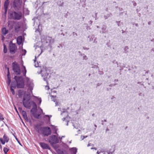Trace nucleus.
Segmentation results:
<instances>
[{
  "label": "nucleus",
  "instance_id": "obj_1",
  "mask_svg": "<svg viewBox=\"0 0 154 154\" xmlns=\"http://www.w3.org/2000/svg\"><path fill=\"white\" fill-rule=\"evenodd\" d=\"M35 128L38 133L43 134L44 136H48L51 134L50 128L48 126L42 127L37 124L35 125Z\"/></svg>",
  "mask_w": 154,
  "mask_h": 154
},
{
  "label": "nucleus",
  "instance_id": "obj_27",
  "mask_svg": "<svg viewBox=\"0 0 154 154\" xmlns=\"http://www.w3.org/2000/svg\"><path fill=\"white\" fill-rule=\"evenodd\" d=\"M49 74L47 73H45V75H42V76H43V80L45 81H47V76Z\"/></svg>",
  "mask_w": 154,
  "mask_h": 154
},
{
  "label": "nucleus",
  "instance_id": "obj_42",
  "mask_svg": "<svg viewBox=\"0 0 154 154\" xmlns=\"http://www.w3.org/2000/svg\"><path fill=\"white\" fill-rule=\"evenodd\" d=\"M97 13H95V20H96L97 19Z\"/></svg>",
  "mask_w": 154,
  "mask_h": 154
},
{
  "label": "nucleus",
  "instance_id": "obj_17",
  "mask_svg": "<svg viewBox=\"0 0 154 154\" xmlns=\"http://www.w3.org/2000/svg\"><path fill=\"white\" fill-rule=\"evenodd\" d=\"M22 114L24 119L27 122L28 121V118L27 116L26 112L25 111H22Z\"/></svg>",
  "mask_w": 154,
  "mask_h": 154
},
{
  "label": "nucleus",
  "instance_id": "obj_7",
  "mask_svg": "<svg viewBox=\"0 0 154 154\" xmlns=\"http://www.w3.org/2000/svg\"><path fill=\"white\" fill-rule=\"evenodd\" d=\"M48 142L51 146H53L54 144L59 143V140L57 137L54 135L50 136L48 139Z\"/></svg>",
  "mask_w": 154,
  "mask_h": 154
},
{
  "label": "nucleus",
  "instance_id": "obj_39",
  "mask_svg": "<svg viewBox=\"0 0 154 154\" xmlns=\"http://www.w3.org/2000/svg\"><path fill=\"white\" fill-rule=\"evenodd\" d=\"M45 116L49 117V120L50 121V118L52 116L51 115L48 116V115H45Z\"/></svg>",
  "mask_w": 154,
  "mask_h": 154
},
{
  "label": "nucleus",
  "instance_id": "obj_9",
  "mask_svg": "<svg viewBox=\"0 0 154 154\" xmlns=\"http://www.w3.org/2000/svg\"><path fill=\"white\" fill-rule=\"evenodd\" d=\"M9 0H5L4 4V15L5 16L7 14L8 9L10 4Z\"/></svg>",
  "mask_w": 154,
  "mask_h": 154
},
{
  "label": "nucleus",
  "instance_id": "obj_45",
  "mask_svg": "<svg viewBox=\"0 0 154 154\" xmlns=\"http://www.w3.org/2000/svg\"><path fill=\"white\" fill-rule=\"evenodd\" d=\"M94 144H92L91 143H89L88 145V146H93Z\"/></svg>",
  "mask_w": 154,
  "mask_h": 154
},
{
  "label": "nucleus",
  "instance_id": "obj_55",
  "mask_svg": "<svg viewBox=\"0 0 154 154\" xmlns=\"http://www.w3.org/2000/svg\"><path fill=\"white\" fill-rule=\"evenodd\" d=\"M85 137L84 136H83L82 137V136L81 137V138L82 140H83Z\"/></svg>",
  "mask_w": 154,
  "mask_h": 154
},
{
  "label": "nucleus",
  "instance_id": "obj_44",
  "mask_svg": "<svg viewBox=\"0 0 154 154\" xmlns=\"http://www.w3.org/2000/svg\"><path fill=\"white\" fill-rule=\"evenodd\" d=\"M72 35L73 36L75 35L76 36H77V34L76 33V32H73L72 33Z\"/></svg>",
  "mask_w": 154,
  "mask_h": 154
},
{
  "label": "nucleus",
  "instance_id": "obj_21",
  "mask_svg": "<svg viewBox=\"0 0 154 154\" xmlns=\"http://www.w3.org/2000/svg\"><path fill=\"white\" fill-rule=\"evenodd\" d=\"M107 27L105 25L103 26L101 29L102 30V33H107L108 32V30L106 29Z\"/></svg>",
  "mask_w": 154,
  "mask_h": 154
},
{
  "label": "nucleus",
  "instance_id": "obj_35",
  "mask_svg": "<svg viewBox=\"0 0 154 154\" xmlns=\"http://www.w3.org/2000/svg\"><path fill=\"white\" fill-rule=\"evenodd\" d=\"M22 51L23 52V53L22 54V56L25 55L26 54V51L25 49H23Z\"/></svg>",
  "mask_w": 154,
  "mask_h": 154
},
{
  "label": "nucleus",
  "instance_id": "obj_29",
  "mask_svg": "<svg viewBox=\"0 0 154 154\" xmlns=\"http://www.w3.org/2000/svg\"><path fill=\"white\" fill-rule=\"evenodd\" d=\"M33 97H35V98H36L39 101V104H40L42 102V100L41 98H38V97L35 96L34 95H33Z\"/></svg>",
  "mask_w": 154,
  "mask_h": 154
},
{
  "label": "nucleus",
  "instance_id": "obj_11",
  "mask_svg": "<svg viewBox=\"0 0 154 154\" xmlns=\"http://www.w3.org/2000/svg\"><path fill=\"white\" fill-rule=\"evenodd\" d=\"M14 31L16 33H18L20 31V25L19 22H16L14 25Z\"/></svg>",
  "mask_w": 154,
  "mask_h": 154
},
{
  "label": "nucleus",
  "instance_id": "obj_48",
  "mask_svg": "<svg viewBox=\"0 0 154 154\" xmlns=\"http://www.w3.org/2000/svg\"><path fill=\"white\" fill-rule=\"evenodd\" d=\"M139 96H144V94H142V93H140L139 94Z\"/></svg>",
  "mask_w": 154,
  "mask_h": 154
},
{
  "label": "nucleus",
  "instance_id": "obj_64",
  "mask_svg": "<svg viewBox=\"0 0 154 154\" xmlns=\"http://www.w3.org/2000/svg\"><path fill=\"white\" fill-rule=\"evenodd\" d=\"M95 66L96 68H98L99 67L97 66Z\"/></svg>",
  "mask_w": 154,
  "mask_h": 154
},
{
  "label": "nucleus",
  "instance_id": "obj_41",
  "mask_svg": "<svg viewBox=\"0 0 154 154\" xmlns=\"http://www.w3.org/2000/svg\"><path fill=\"white\" fill-rule=\"evenodd\" d=\"M18 109L20 112H22V111H23L22 110V109L21 107H18Z\"/></svg>",
  "mask_w": 154,
  "mask_h": 154
},
{
  "label": "nucleus",
  "instance_id": "obj_13",
  "mask_svg": "<svg viewBox=\"0 0 154 154\" xmlns=\"http://www.w3.org/2000/svg\"><path fill=\"white\" fill-rule=\"evenodd\" d=\"M39 144L43 149H51V148L48 145L47 143L44 142H40L39 143Z\"/></svg>",
  "mask_w": 154,
  "mask_h": 154
},
{
  "label": "nucleus",
  "instance_id": "obj_46",
  "mask_svg": "<svg viewBox=\"0 0 154 154\" xmlns=\"http://www.w3.org/2000/svg\"><path fill=\"white\" fill-rule=\"evenodd\" d=\"M83 49L85 50H88L89 49V48H85V47H83Z\"/></svg>",
  "mask_w": 154,
  "mask_h": 154
},
{
  "label": "nucleus",
  "instance_id": "obj_40",
  "mask_svg": "<svg viewBox=\"0 0 154 154\" xmlns=\"http://www.w3.org/2000/svg\"><path fill=\"white\" fill-rule=\"evenodd\" d=\"M83 59L85 60H87L88 59V57L86 55H85L83 56Z\"/></svg>",
  "mask_w": 154,
  "mask_h": 154
},
{
  "label": "nucleus",
  "instance_id": "obj_6",
  "mask_svg": "<svg viewBox=\"0 0 154 154\" xmlns=\"http://www.w3.org/2000/svg\"><path fill=\"white\" fill-rule=\"evenodd\" d=\"M22 2V0H14L13 6L14 9L15 11H18L21 8Z\"/></svg>",
  "mask_w": 154,
  "mask_h": 154
},
{
  "label": "nucleus",
  "instance_id": "obj_3",
  "mask_svg": "<svg viewBox=\"0 0 154 154\" xmlns=\"http://www.w3.org/2000/svg\"><path fill=\"white\" fill-rule=\"evenodd\" d=\"M14 79L17 83V86L18 88H23L24 87V83L23 79L21 76H15Z\"/></svg>",
  "mask_w": 154,
  "mask_h": 154
},
{
  "label": "nucleus",
  "instance_id": "obj_2",
  "mask_svg": "<svg viewBox=\"0 0 154 154\" xmlns=\"http://www.w3.org/2000/svg\"><path fill=\"white\" fill-rule=\"evenodd\" d=\"M30 97L28 94L24 95L23 100L24 106L27 109H30L32 105V101H30Z\"/></svg>",
  "mask_w": 154,
  "mask_h": 154
},
{
  "label": "nucleus",
  "instance_id": "obj_20",
  "mask_svg": "<svg viewBox=\"0 0 154 154\" xmlns=\"http://www.w3.org/2000/svg\"><path fill=\"white\" fill-rule=\"evenodd\" d=\"M22 40V36H19L17 38V43L18 45H20L21 44Z\"/></svg>",
  "mask_w": 154,
  "mask_h": 154
},
{
  "label": "nucleus",
  "instance_id": "obj_34",
  "mask_svg": "<svg viewBox=\"0 0 154 154\" xmlns=\"http://www.w3.org/2000/svg\"><path fill=\"white\" fill-rule=\"evenodd\" d=\"M0 140L2 144H5V141L4 140H3V139L2 138H1L0 139Z\"/></svg>",
  "mask_w": 154,
  "mask_h": 154
},
{
  "label": "nucleus",
  "instance_id": "obj_47",
  "mask_svg": "<svg viewBox=\"0 0 154 154\" xmlns=\"http://www.w3.org/2000/svg\"><path fill=\"white\" fill-rule=\"evenodd\" d=\"M133 5H134V6H136V5H137V4H136V3L135 2H134V1L133 2Z\"/></svg>",
  "mask_w": 154,
  "mask_h": 154
},
{
  "label": "nucleus",
  "instance_id": "obj_60",
  "mask_svg": "<svg viewBox=\"0 0 154 154\" xmlns=\"http://www.w3.org/2000/svg\"><path fill=\"white\" fill-rule=\"evenodd\" d=\"M102 122H106V119H104V120H102Z\"/></svg>",
  "mask_w": 154,
  "mask_h": 154
},
{
  "label": "nucleus",
  "instance_id": "obj_62",
  "mask_svg": "<svg viewBox=\"0 0 154 154\" xmlns=\"http://www.w3.org/2000/svg\"><path fill=\"white\" fill-rule=\"evenodd\" d=\"M135 25L136 26H138V24L137 23H135Z\"/></svg>",
  "mask_w": 154,
  "mask_h": 154
},
{
  "label": "nucleus",
  "instance_id": "obj_14",
  "mask_svg": "<svg viewBox=\"0 0 154 154\" xmlns=\"http://www.w3.org/2000/svg\"><path fill=\"white\" fill-rule=\"evenodd\" d=\"M15 23L16 21L14 20L8 21V26L9 27V30H12L13 28Z\"/></svg>",
  "mask_w": 154,
  "mask_h": 154
},
{
  "label": "nucleus",
  "instance_id": "obj_19",
  "mask_svg": "<svg viewBox=\"0 0 154 154\" xmlns=\"http://www.w3.org/2000/svg\"><path fill=\"white\" fill-rule=\"evenodd\" d=\"M21 69L22 72L23 73L24 76L26 77V74L27 71L25 66L23 65L22 67H21Z\"/></svg>",
  "mask_w": 154,
  "mask_h": 154
},
{
  "label": "nucleus",
  "instance_id": "obj_37",
  "mask_svg": "<svg viewBox=\"0 0 154 154\" xmlns=\"http://www.w3.org/2000/svg\"><path fill=\"white\" fill-rule=\"evenodd\" d=\"M107 16V17H111L112 16V14L111 13H110L109 14H108L106 15Z\"/></svg>",
  "mask_w": 154,
  "mask_h": 154
},
{
  "label": "nucleus",
  "instance_id": "obj_5",
  "mask_svg": "<svg viewBox=\"0 0 154 154\" xmlns=\"http://www.w3.org/2000/svg\"><path fill=\"white\" fill-rule=\"evenodd\" d=\"M12 64L14 72L17 75H20L21 74V70L19 65L16 61L13 62Z\"/></svg>",
  "mask_w": 154,
  "mask_h": 154
},
{
  "label": "nucleus",
  "instance_id": "obj_18",
  "mask_svg": "<svg viewBox=\"0 0 154 154\" xmlns=\"http://www.w3.org/2000/svg\"><path fill=\"white\" fill-rule=\"evenodd\" d=\"M8 73H7V77L8 78V81H7V83L8 84V85H9L10 84V83L11 82V78L10 77V72L9 71V68H8Z\"/></svg>",
  "mask_w": 154,
  "mask_h": 154
},
{
  "label": "nucleus",
  "instance_id": "obj_23",
  "mask_svg": "<svg viewBox=\"0 0 154 154\" xmlns=\"http://www.w3.org/2000/svg\"><path fill=\"white\" fill-rule=\"evenodd\" d=\"M88 38H89V41L90 42H91V41H93V39L94 38V42L97 43V42H95V40H96V38H95L94 35H92L91 36L89 35L88 37Z\"/></svg>",
  "mask_w": 154,
  "mask_h": 154
},
{
  "label": "nucleus",
  "instance_id": "obj_12",
  "mask_svg": "<svg viewBox=\"0 0 154 154\" xmlns=\"http://www.w3.org/2000/svg\"><path fill=\"white\" fill-rule=\"evenodd\" d=\"M32 108L30 110V112L32 114L33 113L36 112L37 111V106L36 103L33 101L32 102Z\"/></svg>",
  "mask_w": 154,
  "mask_h": 154
},
{
  "label": "nucleus",
  "instance_id": "obj_36",
  "mask_svg": "<svg viewBox=\"0 0 154 154\" xmlns=\"http://www.w3.org/2000/svg\"><path fill=\"white\" fill-rule=\"evenodd\" d=\"M4 119L3 116V115L0 113V119L1 120H4Z\"/></svg>",
  "mask_w": 154,
  "mask_h": 154
},
{
  "label": "nucleus",
  "instance_id": "obj_53",
  "mask_svg": "<svg viewBox=\"0 0 154 154\" xmlns=\"http://www.w3.org/2000/svg\"><path fill=\"white\" fill-rule=\"evenodd\" d=\"M12 83H13V86H14L15 84H16V85H17V83L16 82H12Z\"/></svg>",
  "mask_w": 154,
  "mask_h": 154
},
{
  "label": "nucleus",
  "instance_id": "obj_22",
  "mask_svg": "<svg viewBox=\"0 0 154 154\" xmlns=\"http://www.w3.org/2000/svg\"><path fill=\"white\" fill-rule=\"evenodd\" d=\"M13 83H11V91L12 92V94L13 95H14L15 94V92L14 90V89L12 88H16V84L14 85V86H13Z\"/></svg>",
  "mask_w": 154,
  "mask_h": 154
},
{
  "label": "nucleus",
  "instance_id": "obj_50",
  "mask_svg": "<svg viewBox=\"0 0 154 154\" xmlns=\"http://www.w3.org/2000/svg\"><path fill=\"white\" fill-rule=\"evenodd\" d=\"M5 39V37L4 36L2 37V40L3 41Z\"/></svg>",
  "mask_w": 154,
  "mask_h": 154
},
{
  "label": "nucleus",
  "instance_id": "obj_61",
  "mask_svg": "<svg viewBox=\"0 0 154 154\" xmlns=\"http://www.w3.org/2000/svg\"><path fill=\"white\" fill-rule=\"evenodd\" d=\"M151 21H149L148 22V24L149 25H150L151 24Z\"/></svg>",
  "mask_w": 154,
  "mask_h": 154
},
{
  "label": "nucleus",
  "instance_id": "obj_31",
  "mask_svg": "<svg viewBox=\"0 0 154 154\" xmlns=\"http://www.w3.org/2000/svg\"><path fill=\"white\" fill-rule=\"evenodd\" d=\"M72 152L74 154H76L77 152V149L76 148H72Z\"/></svg>",
  "mask_w": 154,
  "mask_h": 154
},
{
  "label": "nucleus",
  "instance_id": "obj_10",
  "mask_svg": "<svg viewBox=\"0 0 154 154\" xmlns=\"http://www.w3.org/2000/svg\"><path fill=\"white\" fill-rule=\"evenodd\" d=\"M26 79L29 89L31 91L33 89V84L32 83L29 82V78L26 77Z\"/></svg>",
  "mask_w": 154,
  "mask_h": 154
},
{
  "label": "nucleus",
  "instance_id": "obj_56",
  "mask_svg": "<svg viewBox=\"0 0 154 154\" xmlns=\"http://www.w3.org/2000/svg\"><path fill=\"white\" fill-rule=\"evenodd\" d=\"M100 74H103V72L102 71H100Z\"/></svg>",
  "mask_w": 154,
  "mask_h": 154
},
{
  "label": "nucleus",
  "instance_id": "obj_59",
  "mask_svg": "<svg viewBox=\"0 0 154 154\" xmlns=\"http://www.w3.org/2000/svg\"><path fill=\"white\" fill-rule=\"evenodd\" d=\"M0 149H2V145L1 144V143L0 144Z\"/></svg>",
  "mask_w": 154,
  "mask_h": 154
},
{
  "label": "nucleus",
  "instance_id": "obj_28",
  "mask_svg": "<svg viewBox=\"0 0 154 154\" xmlns=\"http://www.w3.org/2000/svg\"><path fill=\"white\" fill-rule=\"evenodd\" d=\"M7 52V49L6 45L3 44V52L4 54H6Z\"/></svg>",
  "mask_w": 154,
  "mask_h": 154
},
{
  "label": "nucleus",
  "instance_id": "obj_54",
  "mask_svg": "<svg viewBox=\"0 0 154 154\" xmlns=\"http://www.w3.org/2000/svg\"><path fill=\"white\" fill-rule=\"evenodd\" d=\"M101 83H98L97 84V87L100 86L101 85Z\"/></svg>",
  "mask_w": 154,
  "mask_h": 154
},
{
  "label": "nucleus",
  "instance_id": "obj_33",
  "mask_svg": "<svg viewBox=\"0 0 154 154\" xmlns=\"http://www.w3.org/2000/svg\"><path fill=\"white\" fill-rule=\"evenodd\" d=\"M64 4V2L63 1H60L59 4H58V5L59 6H63Z\"/></svg>",
  "mask_w": 154,
  "mask_h": 154
},
{
  "label": "nucleus",
  "instance_id": "obj_49",
  "mask_svg": "<svg viewBox=\"0 0 154 154\" xmlns=\"http://www.w3.org/2000/svg\"><path fill=\"white\" fill-rule=\"evenodd\" d=\"M116 85V84H110V85H109V86H110V87H112V86H115Z\"/></svg>",
  "mask_w": 154,
  "mask_h": 154
},
{
  "label": "nucleus",
  "instance_id": "obj_8",
  "mask_svg": "<svg viewBox=\"0 0 154 154\" xmlns=\"http://www.w3.org/2000/svg\"><path fill=\"white\" fill-rule=\"evenodd\" d=\"M9 48L10 54H14L17 50V48L14 43H13L12 41H11L9 45Z\"/></svg>",
  "mask_w": 154,
  "mask_h": 154
},
{
  "label": "nucleus",
  "instance_id": "obj_63",
  "mask_svg": "<svg viewBox=\"0 0 154 154\" xmlns=\"http://www.w3.org/2000/svg\"><path fill=\"white\" fill-rule=\"evenodd\" d=\"M54 134H57V131H55V132L54 133Z\"/></svg>",
  "mask_w": 154,
  "mask_h": 154
},
{
  "label": "nucleus",
  "instance_id": "obj_52",
  "mask_svg": "<svg viewBox=\"0 0 154 154\" xmlns=\"http://www.w3.org/2000/svg\"><path fill=\"white\" fill-rule=\"evenodd\" d=\"M88 23H89L90 24H92V23H93V21H92V20H90V21H89Z\"/></svg>",
  "mask_w": 154,
  "mask_h": 154
},
{
  "label": "nucleus",
  "instance_id": "obj_51",
  "mask_svg": "<svg viewBox=\"0 0 154 154\" xmlns=\"http://www.w3.org/2000/svg\"><path fill=\"white\" fill-rule=\"evenodd\" d=\"M86 29L87 30H88L89 29H90V28L88 26H86Z\"/></svg>",
  "mask_w": 154,
  "mask_h": 154
},
{
  "label": "nucleus",
  "instance_id": "obj_58",
  "mask_svg": "<svg viewBox=\"0 0 154 154\" xmlns=\"http://www.w3.org/2000/svg\"><path fill=\"white\" fill-rule=\"evenodd\" d=\"M104 17L105 18V19H106L108 18L107 17V16L106 15L104 16Z\"/></svg>",
  "mask_w": 154,
  "mask_h": 154
},
{
  "label": "nucleus",
  "instance_id": "obj_38",
  "mask_svg": "<svg viewBox=\"0 0 154 154\" xmlns=\"http://www.w3.org/2000/svg\"><path fill=\"white\" fill-rule=\"evenodd\" d=\"M97 153L98 154H103V152H102V151L99 152V151H97Z\"/></svg>",
  "mask_w": 154,
  "mask_h": 154
},
{
  "label": "nucleus",
  "instance_id": "obj_26",
  "mask_svg": "<svg viewBox=\"0 0 154 154\" xmlns=\"http://www.w3.org/2000/svg\"><path fill=\"white\" fill-rule=\"evenodd\" d=\"M4 140L6 142H8L9 140V138L7 135L5 134L3 137Z\"/></svg>",
  "mask_w": 154,
  "mask_h": 154
},
{
  "label": "nucleus",
  "instance_id": "obj_15",
  "mask_svg": "<svg viewBox=\"0 0 154 154\" xmlns=\"http://www.w3.org/2000/svg\"><path fill=\"white\" fill-rule=\"evenodd\" d=\"M46 43L49 44H52L54 42V39L52 37L49 36L46 37L45 38Z\"/></svg>",
  "mask_w": 154,
  "mask_h": 154
},
{
  "label": "nucleus",
  "instance_id": "obj_4",
  "mask_svg": "<svg viewBox=\"0 0 154 154\" xmlns=\"http://www.w3.org/2000/svg\"><path fill=\"white\" fill-rule=\"evenodd\" d=\"M9 15L11 19L17 20H20L22 16L21 12L18 13L14 11H11L9 14Z\"/></svg>",
  "mask_w": 154,
  "mask_h": 154
},
{
  "label": "nucleus",
  "instance_id": "obj_24",
  "mask_svg": "<svg viewBox=\"0 0 154 154\" xmlns=\"http://www.w3.org/2000/svg\"><path fill=\"white\" fill-rule=\"evenodd\" d=\"M23 94V90H19L18 91L19 97L21 98Z\"/></svg>",
  "mask_w": 154,
  "mask_h": 154
},
{
  "label": "nucleus",
  "instance_id": "obj_43",
  "mask_svg": "<svg viewBox=\"0 0 154 154\" xmlns=\"http://www.w3.org/2000/svg\"><path fill=\"white\" fill-rule=\"evenodd\" d=\"M116 23H117V25L119 26H120V21H116Z\"/></svg>",
  "mask_w": 154,
  "mask_h": 154
},
{
  "label": "nucleus",
  "instance_id": "obj_30",
  "mask_svg": "<svg viewBox=\"0 0 154 154\" xmlns=\"http://www.w3.org/2000/svg\"><path fill=\"white\" fill-rule=\"evenodd\" d=\"M129 48L128 46H125L124 48V52L125 53H127L128 52V50Z\"/></svg>",
  "mask_w": 154,
  "mask_h": 154
},
{
  "label": "nucleus",
  "instance_id": "obj_32",
  "mask_svg": "<svg viewBox=\"0 0 154 154\" xmlns=\"http://www.w3.org/2000/svg\"><path fill=\"white\" fill-rule=\"evenodd\" d=\"M9 150V149L6 147L4 148L3 151L5 154H7Z\"/></svg>",
  "mask_w": 154,
  "mask_h": 154
},
{
  "label": "nucleus",
  "instance_id": "obj_57",
  "mask_svg": "<svg viewBox=\"0 0 154 154\" xmlns=\"http://www.w3.org/2000/svg\"><path fill=\"white\" fill-rule=\"evenodd\" d=\"M91 149H95V150H96L97 149V148H96L95 147H94V148H91Z\"/></svg>",
  "mask_w": 154,
  "mask_h": 154
},
{
  "label": "nucleus",
  "instance_id": "obj_25",
  "mask_svg": "<svg viewBox=\"0 0 154 154\" xmlns=\"http://www.w3.org/2000/svg\"><path fill=\"white\" fill-rule=\"evenodd\" d=\"M33 116L36 119H39L40 118V114H38L36 112L33 113L32 114Z\"/></svg>",
  "mask_w": 154,
  "mask_h": 154
},
{
  "label": "nucleus",
  "instance_id": "obj_16",
  "mask_svg": "<svg viewBox=\"0 0 154 154\" xmlns=\"http://www.w3.org/2000/svg\"><path fill=\"white\" fill-rule=\"evenodd\" d=\"M2 34L3 35H5L6 34L8 33L9 32V30L7 29L5 27H4L2 28Z\"/></svg>",
  "mask_w": 154,
  "mask_h": 154
}]
</instances>
